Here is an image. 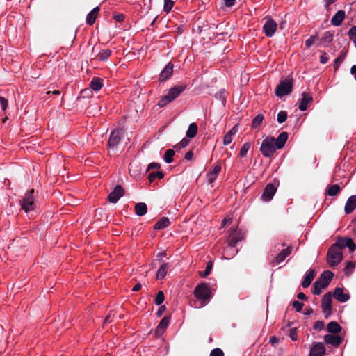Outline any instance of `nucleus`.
<instances>
[{
    "label": "nucleus",
    "mask_w": 356,
    "mask_h": 356,
    "mask_svg": "<svg viewBox=\"0 0 356 356\" xmlns=\"http://www.w3.org/2000/svg\"><path fill=\"white\" fill-rule=\"evenodd\" d=\"M341 330L339 323L335 321H331L327 324V331L330 333L337 334Z\"/></svg>",
    "instance_id": "nucleus-33"
},
{
    "label": "nucleus",
    "mask_w": 356,
    "mask_h": 356,
    "mask_svg": "<svg viewBox=\"0 0 356 356\" xmlns=\"http://www.w3.org/2000/svg\"><path fill=\"white\" fill-rule=\"evenodd\" d=\"M189 143L188 138H183L175 147L184 148L186 147Z\"/></svg>",
    "instance_id": "nucleus-51"
},
{
    "label": "nucleus",
    "mask_w": 356,
    "mask_h": 356,
    "mask_svg": "<svg viewBox=\"0 0 356 356\" xmlns=\"http://www.w3.org/2000/svg\"><path fill=\"white\" fill-rule=\"evenodd\" d=\"M173 100L174 99H171V96L169 92H168L167 95L163 96L162 98L159 101L158 106L161 108L164 107Z\"/></svg>",
    "instance_id": "nucleus-36"
},
{
    "label": "nucleus",
    "mask_w": 356,
    "mask_h": 356,
    "mask_svg": "<svg viewBox=\"0 0 356 356\" xmlns=\"http://www.w3.org/2000/svg\"><path fill=\"white\" fill-rule=\"evenodd\" d=\"M356 208V195L350 196L345 205L344 210L346 214H350Z\"/></svg>",
    "instance_id": "nucleus-24"
},
{
    "label": "nucleus",
    "mask_w": 356,
    "mask_h": 356,
    "mask_svg": "<svg viewBox=\"0 0 356 356\" xmlns=\"http://www.w3.org/2000/svg\"><path fill=\"white\" fill-rule=\"evenodd\" d=\"M325 348L323 343H315L310 349L309 356H324Z\"/></svg>",
    "instance_id": "nucleus-12"
},
{
    "label": "nucleus",
    "mask_w": 356,
    "mask_h": 356,
    "mask_svg": "<svg viewBox=\"0 0 356 356\" xmlns=\"http://www.w3.org/2000/svg\"><path fill=\"white\" fill-rule=\"evenodd\" d=\"M342 251L340 246L332 245L328 250L327 261L330 266H337L342 260Z\"/></svg>",
    "instance_id": "nucleus-2"
},
{
    "label": "nucleus",
    "mask_w": 356,
    "mask_h": 356,
    "mask_svg": "<svg viewBox=\"0 0 356 356\" xmlns=\"http://www.w3.org/2000/svg\"><path fill=\"white\" fill-rule=\"evenodd\" d=\"M212 266H213L212 262L209 261L207 264L205 270L204 272H200V275L202 277H206L207 276H208L211 271Z\"/></svg>",
    "instance_id": "nucleus-44"
},
{
    "label": "nucleus",
    "mask_w": 356,
    "mask_h": 356,
    "mask_svg": "<svg viewBox=\"0 0 356 356\" xmlns=\"http://www.w3.org/2000/svg\"><path fill=\"white\" fill-rule=\"evenodd\" d=\"M193 156V152L192 151H188V152H186V154H185V159L186 160H191Z\"/></svg>",
    "instance_id": "nucleus-62"
},
{
    "label": "nucleus",
    "mask_w": 356,
    "mask_h": 356,
    "mask_svg": "<svg viewBox=\"0 0 356 356\" xmlns=\"http://www.w3.org/2000/svg\"><path fill=\"white\" fill-rule=\"evenodd\" d=\"M340 187L337 184L328 186L327 188V194L330 196H334L340 191Z\"/></svg>",
    "instance_id": "nucleus-37"
},
{
    "label": "nucleus",
    "mask_w": 356,
    "mask_h": 356,
    "mask_svg": "<svg viewBox=\"0 0 356 356\" xmlns=\"http://www.w3.org/2000/svg\"><path fill=\"white\" fill-rule=\"evenodd\" d=\"M328 60V57L325 53H323L320 57V62L322 64H325Z\"/></svg>",
    "instance_id": "nucleus-59"
},
{
    "label": "nucleus",
    "mask_w": 356,
    "mask_h": 356,
    "mask_svg": "<svg viewBox=\"0 0 356 356\" xmlns=\"http://www.w3.org/2000/svg\"><path fill=\"white\" fill-rule=\"evenodd\" d=\"M103 86L102 79L99 78H93L90 82V87L95 91H99Z\"/></svg>",
    "instance_id": "nucleus-35"
},
{
    "label": "nucleus",
    "mask_w": 356,
    "mask_h": 356,
    "mask_svg": "<svg viewBox=\"0 0 356 356\" xmlns=\"http://www.w3.org/2000/svg\"><path fill=\"white\" fill-rule=\"evenodd\" d=\"M170 225V220L168 218L163 217L160 219L154 226V229H162L167 227Z\"/></svg>",
    "instance_id": "nucleus-32"
},
{
    "label": "nucleus",
    "mask_w": 356,
    "mask_h": 356,
    "mask_svg": "<svg viewBox=\"0 0 356 356\" xmlns=\"http://www.w3.org/2000/svg\"><path fill=\"white\" fill-rule=\"evenodd\" d=\"M250 147H251V144L250 143H245L243 145L241 150H240V153H239V155L242 157H244L245 156L247 152H248V150L250 149Z\"/></svg>",
    "instance_id": "nucleus-42"
},
{
    "label": "nucleus",
    "mask_w": 356,
    "mask_h": 356,
    "mask_svg": "<svg viewBox=\"0 0 356 356\" xmlns=\"http://www.w3.org/2000/svg\"><path fill=\"white\" fill-rule=\"evenodd\" d=\"M343 59H344V56H339L336 60H335V62H334V68L335 70H337L339 66L340 65V64L343 61Z\"/></svg>",
    "instance_id": "nucleus-52"
},
{
    "label": "nucleus",
    "mask_w": 356,
    "mask_h": 356,
    "mask_svg": "<svg viewBox=\"0 0 356 356\" xmlns=\"http://www.w3.org/2000/svg\"><path fill=\"white\" fill-rule=\"evenodd\" d=\"M156 177L162 179L163 177V173L161 171H158L157 172H152L148 176L150 182L154 181Z\"/></svg>",
    "instance_id": "nucleus-43"
},
{
    "label": "nucleus",
    "mask_w": 356,
    "mask_h": 356,
    "mask_svg": "<svg viewBox=\"0 0 356 356\" xmlns=\"http://www.w3.org/2000/svg\"><path fill=\"white\" fill-rule=\"evenodd\" d=\"M92 54L94 58H97L99 60H105L111 56V51L108 49L98 51L96 47H93Z\"/></svg>",
    "instance_id": "nucleus-16"
},
{
    "label": "nucleus",
    "mask_w": 356,
    "mask_h": 356,
    "mask_svg": "<svg viewBox=\"0 0 356 356\" xmlns=\"http://www.w3.org/2000/svg\"><path fill=\"white\" fill-rule=\"evenodd\" d=\"M293 307L296 309V312H300L303 307V304L298 300H295L293 302Z\"/></svg>",
    "instance_id": "nucleus-50"
},
{
    "label": "nucleus",
    "mask_w": 356,
    "mask_h": 356,
    "mask_svg": "<svg viewBox=\"0 0 356 356\" xmlns=\"http://www.w3.org/2000/svg\"><path fill=\"white\" fill-rule=\"evenodd\" d=\"M164 298H165V296H164V293L163 291H159L157 295H156V297L154 300V303L156 305H161L163 301H164Z\"/></svg>",
    "instance_id": "nucleus-46"
},
{
    "label": "nucleus",
    "mask_w": 356,
    "mask_h": 356,
    "mask_svg": "<svg viewBox=\"0 0 356 356\" xmlns=\"http://www.w3.org/2000/svg\"><path fill=\"white\" fill-rule=\"evenodd\" d=\"M238 131V124H235L224 136L223 138V145H229L232 140L233 137L236 134Z\"/></svg>",
    "instance_id": "nucleus-18"
},
{
    "label": "nucleus",
    "mask_w": 356,
    "mask_h": 356,
    "mask_svg": "<svg viewBox=\"0 0 356 356\" xmlns=\"http://www.w3.org/2000/svg\"><path fill=\"white\" fill-rule=\"evenodd\" d=\"M276 188L272 184H268L262 194V199L264 201H270L274 196L276 192Z\"/></svg>",
    "instance_id": "nucleus-17"
},
{
    "label": "nucleus",
    "mask_w": 356,
    "mask_h": 356,
    "mask_svg": "<svg viewBox=\"0 0 356 356\" xmlns=\"http://www.w3.org/2000/svg\"><path fill=\"white\" fill-rule=\"evenodd\" d=\"M325 342L333 346H338L341 343V337L339 335L326 334L324 337Z\"/></svg>",
    "instance_id": "nucleus-22"
},
{
    "label": "nucleus",
    "mask_w": 356,
    "mask_h": 356,
    "mask_svg": "<svg viewBox=\"0 0 356 356\" xmlns=\"http://www.w3.org/2000/svg\"><path fill=\"white\" fill-rule=\"evenodd\" d=\"M174 2L172 0H164L163 9L165 12H170L173 6Z\"/></svg>",
    "instance_id": "nucleus-47"
},
{
    "label": "nucleus",
    "mask_w": 356,
    "mask_h": 356,
    "mask_svg": "<svg viewBox=\"0 0 356 356\" xmlns=\"http://www.w3.org/2000/svg\"><path fill=\"white\" fill-rule=\"evenodd\" d=\"M186 88V85H177L168 90L171 99H176Z\"/></svg>",
    "instance_id": "nucleus-23"
},
{
    "label": "nucleus",
    "mask_w": 356,
    "mask_h": 356,
    "mask_svg": "<svg viewBox=\"0 0 356 356\" xmlns=\"http://www.w3.org/2000/svg\"><path fill=\"white\" fill-rule=\"evenodd\" d=\"M264 115L262 114H258L252 120V127L253 128L259 127L264 120Z\"/></svg>",
    "instance_id": "nucleus-38"
},
{
    "label": "nucleus",
    "mask_w": 356,
    "mask_h": 356,
    "mask_svg": "<svg viewBox=\"0 0 356 356\" xmlns=\"http://www.w3.org/2000/svg\"><path fill=\"white\" fill-rule=\"evenodd\" d=\"M122 136V130L120 129L113 131L108 139V146L110 148H115L120 143Z\"/></svg>",
    "instance_id": "nucleus-9"
},
{
    "label": "nucleus",
    "mask_w": 356,
    "mask_h": 356,
    "mask_svg": "<svg viewBox=\"0 0 356 356\" xmlns=\"http://www.w3.org/2000/svg\"><path fill=\"white\" fill-rule=\"evenodd\" d=\"M313 100L312 95L309 93L304 92L302 94V98L299 102L298 108L300 111H305L307 108V106Z\"/></svg>",
    "instance_id": "nucleus-14"
},
{
    "label": "nucleus",
    "mask_w": 356,
    "mask_h": 356,
    "mask_svg": "<svg viewBox=\"0 0 356 356\" xmlns=\"http://www.w3.org/2000/svg\"><path fill=\"white\" fill-rule=\"evenodd\" d=\"M350 73L353 76H354L355 79L356 80V65L352 66L350 69Z\"/></svg>",
    "instance_id": "nucleus-64"
},
{
    "label": "nucleus",
    "mask_w": 356,
    "mask_h": 356,
    "mask_svg": "<svg viewBox=\"0 0 356 356\" xmlns=\"http://www.w3.org/2000/svg\"><path fill=\"white\" fill-rule=\"evenodd\" d=\"M169 266V264L168 263L163 264L157 270L156 278L159 280L164 278L167 274Z\"/></svg>",
    "instance_id": "nucleus-31"
},
{
    "label": "nucleus",
    "mask_w": 356,
    "mask_h": 356,
    "mask_svg": "<svg viewBox=\"0 0 356 356\" xmlns=\"http://www.w3.org/2000/svg\"><path fill=\"white\" fill-rule=\"evenodd\" d=\"M333 40V35L330 32H326L324 33V35L322 38V42L327 45L330 43Z\"/></svg>",
    "instance_id": "nucleus-41"
},
{
    "label": "nucleus",
    "mask_w": 356,
    "mask_h": 356,
    "mask_svg": "<svg viewBox=\"0 0 356 356\" xmlns=\"http://www.w3.org/2000/svg\"><path fill=\"white\" fill-rule=\"evenodd\" d=\"M335 244L340 246L341 251L343 248L346 247L349 248L350 252H353L356 249L355 244L350 238H341Z\"/></svg>",
    "instance_id": "nucleus-13"
},
{
    "label": "nucleus",
    "mask_w": 356,
    "mask_h": 356,
    "mask_svg": "<svg viewBox=\"0 0 356 356\" xmlns=\"http://www.w3.org/2000/svg\"><path fill=\"white\" fill-rule=\"evenodd\" d=\"M292 251V247L289 246L286 248L282 250L275 259L273 260L272 264L273 266L282 262L286 257H288Z\"/></svg>",
    "instance_id": "nucleus-15"
},
{
    "label": "nucleus",
    "mask_w": 356,
    "mask_h": 356,
    "mask_svg": "<svg viewBox=\"0 0 356 356\" xmlns=\"http://www.w3.org/2000/svg\"><path fill=\"white\" fill-rule=\"evenodd\" d=\"M0 104L3 111H5L8 106V101L4 97H0Z\"/></svg>",
    "instance_id": "nucleus-55"
},
{
    "label": "nucleus",
    "mask_w": 356,
    "mask_h": 356,
    "mask_svg": "<svg viewBox=\"0 0 356 356\" xmlns=\"http://www.w3.org/2000/svg\"><path fill=\"white\" fill-rule=\"evenodd\" d=\"M324 327V323L323 321H318L315 323L314 328L316 330H321Z\"/></svg>",
    "instance_id": "nucleus-56"
},
{
    "label": "nucleus",
    "mask_w": 356,
    "mask_h": 356,
    "mask_svg": "<svg viewBox=\"0 0 356 356\" xmlns=\"http://www.w3.org/2000/svg\"><path fill=\"white\" fill-rule=\"evenodd\" d=\"M297 298L300 300H303L307 299V296L302 292L298 293L297 295Z\"/></svg>",
    "instance_id": "nucleus-63"
},
{
    "label": "nucleus",
    "mask_w": 356,
    "mask_h": 356,
    "mask_svg": "<svg viewBox=\"0 0 356 356\" xmlns=\"http://www.w3.org/2000/svg\"><path fill=\"white\" fill-rule=\"evenodd\" d=\"M315 40V37H310L305 41V46L307 48H309L314 43Z\"/></svg>",
    "instance_id": "nucleus-57"
},
{
    "label": "nucleus",
    "mask_w": 356,
    "mask_h": 356,
    "mask_svg": "<svg viewBox=\"0 0 356 356\" xmlns=\"http://www.w3.org/2000/svg\"><path fill=\"white\" fill-rule=\"evenodd\" d=\"M350 38L356 43V26L352 27L348 32Z\"/></svg>",
    "instance_id": "nucleus-48"
},
{
    "label": "nucleus",
    "mask_w": 356,
    "mask_h": 356,
    "mask_svg": "<svg viewBox=\"0 0 356 356\" xmlns=\"http://www.w3.org/2000/svg\"><path fill=\"white\" fill-rule=\"evenodd\" d=\"M175 151L173 149H168L164 155V160L167 163H171L173 161V156Z\"/></svg>",
    "instance_id": "nucleus-39"
},
{
    "label": "nucleus",
    "mask_w": 356,
    "mask_h": 356,
    "mask_svg": "<svg viewBox=\"0 0 356 356\" xmlns=\"http://www.w3.org/2000/svg\"><path fill=\"white\" fill-rule=\"evenodd\" d=\"M355 265L352 261H348L344 268V273L346 275H350L354 270Z\"/></svg>",
    "instance_id": "nucleus-40"
},
{
    "label": "nucleus",
    "mask_w": 356,
    "mask_h": 356,
    "mask_svg": "<svg viewBox=\"0 0 356 356\" xmlns=\"http://www.w3.org/2000/svg\"><path fill=\"white\" fill-rule=\"evenodd\" d=\"M160 168V164L158 163H151L149 164L147 167V171L152 170V169H159Z\"/></svg>",
    "instance_id": "nucleus-58"
},
{
    "label": "nucleus",
    "mask_w": 356,
    "mask_h": 356,
    "mask_svg": "<svg viewBox=\"0 0 356 356\" xmlns=\"http://www.w3.org/2000/svg\"><path fill=\"white\" fill-rule=\"evenodd\" d=\"M292 90V81L291 79H285L280 82L275 89V95L282 97L291 93Z\"/></svg>",
    "instance_id": "nucleus-6"
},
{
    "label": "nucleus",
    "mask_w": 356,
    "mask_h": 356,
    "mask_svg": "<svg viewBox=\"0 0 356 356\" xmlns=\"http://www.w3.org/2000/svg\"><path fill=\"white\" fill-rule=\"evenodd\" d=\"M165 309H166L165 306V305H161V306L159 308V309H158V311H157V313H156V314H157V316H161L163 314V313L165 311Z\"/></svg>",
    "instance_id": "nucleus-60"
},
{
    "label": "nucleus",
    "mask_w": 356,
    "mask_h": 356,
    "mask_svg": "<svg viewBox=\"0 0 356 356\" xmlns=\"http://www.w3.org/2000/svg\"><path fill=\"white\" fill-rule=\"evenodd\" d=\"M147 205L145 203L140 202V203H137L135 205L136 213L139 216H144L147 213Z\"/></svg>",
    "instance_id": "nucleus-30"
},
{
    "label": "nucleus",
    "mask_w": 356,
    "mask_h": 356,
    "mask_svg": "<svg viewBox=\"0 0 356 356\" xmlns=\"http://www.w3.org/2000/svg\"><path fill=\"white\" fill-rule=\"evenodd\" d=\"M345 17V12L343 10L337 11L332 17L331 22L334 26H339L341 24Z\"/></svg>",
    "instance_id": "nucleus-27"
},
{
    "label": "nucleus",
    "mask_w": 356,
    "mask_h": 356,
    "mask_svg": "<svg viewBox=\"0 0 356 356\" xmlns=\"http://www.w3.org/2000/svg\"><path fill=\"white\" fill-rule=\"evenodd\" d=\"M333 296L341 302H346L350 298L348 294L344 293L343 289L339 287L335 289L333 293Z\"/></svg>",
    "instance_id": "nucleus-25"
},
{
    "label": "nucleus",
    "mask_w": 356,
    "mask_h": 356,
    "mask_svg": "<svg viewBox=\"0 0 356 356\" xmlns=\"http://www.w3.org/2000/svg\"><path fill=\"white\" fill-rule=\"evenodd\" d=\"M210 356H224V353L220 348H215L211 351Z\"/></svg>",
    "instance_id": "nucleus-49"
},
{
    "label": "nucleus",
    "mask_w": 356,
    "mask_h": 356,
    "mask_svg": "<svg viewBox=\"0 0 356 356\" xmlns=\"http://www.w3.org/2000/svg\"><path fill=\"white\" fill-rule=\"evenodd\" d=\"M173 72V64L168 63L165 67L161 71L159 75V80L163 81L169 79Z\"/></svg>",
    "instance_id": "nucleus-21"
},
{
    "label": "nucleus",
    "mask_w": 356,
    "mask_h": 356,
    "mask_svg": "<svg viewBox=\"0 0 356 356\" xmlns=\"http://www.w3.org/2000/svg\"><path fill=\"white\" fill-rule=\"evenodd\" d=\"M277 147L275 145L274 138H265L260 147V151L263 156L266 157L271 156L275 152Z\"/></svg>",
    "instance_id": "nucleus-3"
},
{
    "label": "nucleus",
    "mask_w": 356,
    "mask_h": 356,
    "mask_svg": "<svg viewBox=\"0 0 356 356\" xmlns=\"http://www.w3.org/2000/svg\"><path fill=\"white\" fill-rule=\"evenodd\" d=\"M123 195L124 189L121 186L118 185L114 188L113 191L109 193L108 196V201L111 203H115Z\"/></svg>",
    "instance_id": "nucleus-11"
},
{
    "label": "nucleus",
    "mask_w": 356,
    "mask_h": 356,
    "mask_svg": "<svg viewBox=\"0 0 356 356\" xmlns=\"http://www.w3.org/2000/svg\"><path fill=\"white\" fill-rule=\"evenodd\" d=\"M169 323V316H165L163 318H162V320L160 321L159 324L158 325L157 327L155 330V334L156 336L162 335L164 331L165 330L166 327L168 326Z\"/></svg>",
    "instance_id": "nucleus-19"
},
{
    "label": "nucleus",
    "mask_w": 356,
    "mask_h": 356,
    "mask_svg": "<svg viewBox=\"0 0 356 356\" xmlns=\"http://www.w3.org/2000/svg\"><path fill=\"white\" fill-rule=\"evenodd\" d=\"M220 171L221 166L220 165H216L207 174V177L209 184L212 186V184L215 181Z\"/></svg>",
    "instance_id": "nucleus-20"
},
{
    "label": "nucleus",
    "mask_w": 356,
    "mask_h": 356,
    "mask_svg": "<svg viewBox=\"0 0 356 356\" xmlns=\"http://www.w3.org/2000/svg\"><path fill=\"white\" fill-rule=\"evenodd\" d=\"M232 222V218L229 217L225 218L222 222V227L225 226L226 225L230 224Z\"/></svg>",
    "instance_id": "nucleus-61"
},
{
    "label": "nucleus",
    "mask_w": 356,
    "mask_h": 356,
    "mask_svg": "<svg viewBox=\"0 0 356 356\" xmlns=\"http://www.w3.org/2000/svg\"><path fill=\"white\" fill-rule=\"evenodd\" d=\"M232 254H233V250H231L229 246L228 245V248L225 250L224 258L228 259H229V257H232L234 256Z\"/></svg>",
    "instance_id": "nucleus-53"
},
{
    "label": "nucleus",
    "mask_w": 356,
    "mask_h": 356,
    "mask_svg": "<svg viewBox=\"0 0 356 356\" xmlns=\"http://www.w3.org/2000/svg\"><path fill=\"white\" fill-rule=\"evenodd\" d=\"M194 296L199 300H208L210 298V291L207 285L205 283L198 284L194 290Z\"/></svg>",
    "instance_id": "nucleus-7"
},
{
    "label": "nucleus",
    "mask_w": 356,
    "mask_h": 356,
    "mask_svg": "<svg viewBox=\"0 0 356 356\" xmlns=\"http://www.w3.org/2000/svg\"><path fill=\"white\" fill-rule=\"evenodd\" d=\"M334 274L329 270L324 271L318 280L314 284L313 293L321 294L323 289H325L331 282Z\"/></svg>",
    "instance_id": "nucleus-1"
},
{
    "label": "nucleus",
    "mask_w": 356,
    "mask_h": 356,
    "mask_svg": "<svg viewBox=\"0 0 356 356\" xmlns=\"http://www.w3.org/2000/svg\"><path fill=\"white\" fill-rule=\"evenodd\" d=\"M277 23L271 18H268L263 26L266 36L272 37L277 30Z\"/></svg>",
    "instance_id": "nucleus-10"
},
{
    "label": "nucleus",
    "mask_w": 356,
    "mask_h": 356,
    "mask_svg": "<svg viewBox=\"0 0 356 356\" xmlns=\"http://www.w3.org/2000/svg\"><path fill=\"white\" fill-rule=\"evenodd\" d=\"M99 7L93 8L86 16V23L89 25H92L99 14Z\"/></svg>",
    "instance_id": "nucleus-28"
},
{
    "label": "nucleus",
    "mask_w": 356,
    "mask_h": 356,
    "mask_svg": "<svg viewBox=\"0 0 356 356\" xmlns=\"http://www.w3.org/2000/svg\"><path fill=\"white\" fill-rule=\"evenodd\" d=\"M197 132V126L195 123L190 124L188 130L186 131V136L188 138H194Z\"/></svg>",
    "instance_id": "nucleus-34"
},
{
    "label": "nucleus",
    "mask_w": 356,
    "mask_h": 356,
    "mask_svg": "<svg viewBox=\"0 0 356 356\" xmlns=\"http://www.w3.org/2000/svg\"><path fill=\"white\" fill-rule=\"evenodd\" d=\"M321 307L325 318H327L331 314L332 309V295L330 293H327L323 296Z\"/></svg>",
    "instance_id": "nucleus-8"
},
{
    "label": "nucleus",
    "mask_w": 356,
    "mask_h": 356,
    "mask_svg": "<svg viewBox=\"0 0 356 356\" xmlns=\"http://www.w3.org/2000/svg\"><path fill=\"white\" fill-rule=\"evenodd\" d=\"M33 193L34 190L32 189L31 191L26 193L24 197L19 200V204L22 209L26 213L33 211L35 209V199L33 197Z\"/></svg>",
    "instance_id": "nucleus-4"
},
{
    "label": "nucleus",
    "mask_w": 356,
    "mask_h": 356,
    "mask_svg": "<svg viewBox=\"0 0 356 356\" xmlns=\"http://www.w3.org/2000/svg\"><path fill=\"white\" fill-rule=\"evenodd\" d=\"M287 138H288V134L286 132H282L279 136L275 139V145L277 147V149H282L286 140H287Z\"/></svg>",
    "instance_id": "nucleus-26"
},
{
    "label": "nucleus",
    "mask_w": 356,
    "mask_h": 356,
    "mask_svg": "<svg viewBox=\"0 0 356 356\" xmlns=\"http://www.w3.org/2000/svg\"><path fill=\"white\" fill-rule=\"evenodd\" d=\"M243 238V234L238 229H233L230 232L227 238L228 245L233 250V255H236L238 250L235 249L236 244Z\"/></svg>",
    "instance_id": "nucleus-5"
},
{
    "label": "nucleus",
    "mask_w": 356,
    "mask_h": 356,
    "mask_svg": "<svg viewBox=\"0 0 356 356\" xmlns=\"http://www.w3.org/2000/svg\"><path fill=\"white\" fill-rule=\"evenodd\" d=\"M289 337L292 341H296L298 339V334H297L296 329L291 330Z\"/></svg>",
    "instance_id": "nucleus-54"
},
{
    "label": "nucleus",
    "mask_w": 356,
    "mask_h": 356,
    "mask_svg": "<svg viewBox=\"0 0 356 356\" xmlns=\"http://www.w3.org/2000/svg\"><path fill=\"white\" fill-rule=\"evenodd\" d=\"M315 277V271L313 269H310L306 275L304 277V280L302 282V286L304 288L308 287L311 283L312 282L314 278Z\"/></svg>",
    "instance_id": "nucleus-29"
},
{
    "label": "nucleus",
    "mask_w": 356,
    "mask_h": 356,
    "mask_svg": "<svg viewBox=\"0 0 356 356\" xmlns=\"http://www.w3.org/2000/svg\"><path fill=\"white\" fill-rule=\"evenodd\" d=\"M287 119V113L284 111H281L277 114V122L279 123L284 122Z\"/></svg>",
    "instance_id": "nucleus-45"
}]
</instances>
